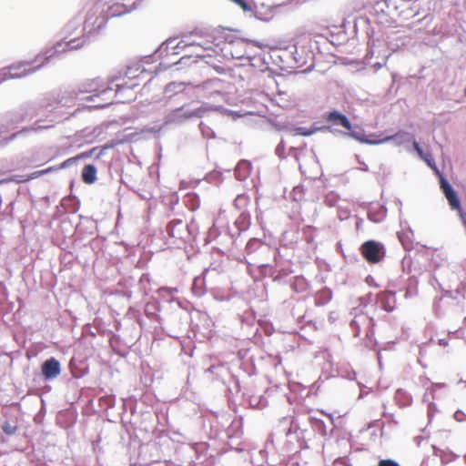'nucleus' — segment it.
<instances>
[{
	"mask_svg": "<svg viewBox=\"0 0 466 466\" xmlns=\"http://www.w3.org/2000/svg\"><path fill=\"white\" fill-rule=\"evenodd\" d=\"M247 198L244 196H238L236 199V201H241L242 199H246Z\"/></svg>",
	"mask_w": 466,
	"mask_h": 466,
	"instance_id": "obj_24",
	"label": "nucleus"
},
{
	"mask_svg": "<svg viewBox=\"0 0 466 466\" xmlns=\"http://www.w3.org/2000/svg\"><path fill=\"white\" fill-rule=\"evenodd\" d=\"M96 150V147H94L88 151H85V152L78 154L77 156H76V161L79 159L87 158V157H92Z\"/></svg>",
	"mask_w": 466,
	"mask_h": 466,
	"instance_id": "obj_17",
	"label": "nucleus"
},
{
	"mask_svg": "<svg viewBox=\"0 0 466 466\" xmlns=\"http://www.w3.org/2000/svg\"><path fill=\"white\" fill-rule=\"evenodd\" d=\"M378 466H400L398 462L393 460L387 459L379 461Z\"/></svg>",
	"mask_w": 466,
	"mask_h": 466,
	"instance_id": "obj_18",
	"label": "nucleus"
},
{
	"mask_svg": "<svg viewBox=\"0 0 466 466\" xmlns=\"http://www.w3.org/2000/svg\"><path fill=\"white\" fill-rule=\"evenodd\" d=\"M412 146L414 147V149L416 150V152L418 153V155L423 158L426 162L430 163V159H429V155H425L423 153V150L421 149V147H420L419 143L417 141H413L412 142Z\"/></svg>",
	"mask_w": 466,
	"mask_h": 466,
	"instance_id": "obj_14",
	"label": "nucleus"
},
{
	"mask_svg": "<svg viewBox=\"0 0 466 466\" xmlns=\"http://www.w3.org/2000/svg\"><path fill=\"white\" fill-rule=\"evenodd\" d=\"M441 187L444 193V195H447V193L451 192L453 189L451 186L445 180H441Z\"/></svg>",
	"mask_w": 466,
	"mask_h": 466,
	"instance_id": "obj_21",
	"label": "nucleus"
},
{
	"mask_svg": "<svg viewBox=\"0 0 466 466\" xmlns=\"http://www.w3.org/2000/svg\"><path fill=\"white\" fill-rule=\"evenodd\" d=\"M313 133H314L313 130H308L305 127H299V128H297V134H299L301 136L308 137V136L312 135Z\"/></svg>",
	"mask_w": 466,
	"mask_h": 466,
	"instance_id": "obj_23",
	"label": "nucleus"
},
{
	"mask_svg": "<svg viewBox=\"0 0 466 466\" xmlns=\"http://www.w3.org/2000/svg\"><path fill=\"white\" fill-rule=\"evenodd\" d=\"M139 86V83L137 81H132L130 84L125 83L123 85H117V89L116 91V95H117L122 89H124L126 86L128 88H133L135 86Z\"/></svg>",
	"mask_w": 466,
	"mask_h": 466,
	"instance_id": "obj_16",
	"label": "nucleus"
},
{
	"mask_svg": "<svg viewBox=\"0 0 466 466\" xmlns=\"http://www.w3.org/2000/svg\"><path fill=\"white\" fill-rule=\"evenodd\" d=\"M275 4L272 0H252L251 13L262 21H268L274 15Z\"/></svg>",
	"mask_w": 466,
	"mask_h": 466,
	"instance_id": "obj_5",
	"label": "nucleus"
},
{
	"mask_svg": "<svg viewBox=\"0 0 466 466\" xmlns=\"http://www.w3.org/2000/svg\"><path fill=\"white\" fill-rule=\"evenodd\" d=\"M113 103V96H107L106 98L103 99V101H99L96 105V107H105L108 105H111Z\"/></svg>",
	"mask_w": 466,
	"mask_h": 466,
	"instance_id": "obj_19",
	"label": "nucleus"
},
{
	"mask_svg": "<svg viewBox=\"0 0 466 466\" xmlns=\"http://www.w3.org/2000/svg\"><path fill=\"white\" fill-rule=\"evenodd\" d=\"M61 372L60 363L55 358H50L42 365V374L46 380L57 377Z\"/></svg>",
	"mask_w": 466,
	"mask_h": 466,
	"instance_id": "obj_6",
	"label": "nucleus"
},
{
	"mask_svg": "<svg viewBox=\"0 0 466 466\" xmlns=\"http://www.w3.org/2000/svg\"><path fill=\"white\" fill-rule=\"evenodd\" d=\"M373 137H375L374 139H370V140H367L368 143L370 144H381V143H386L388 141H390V140H397L399 139L400 141L398 142V144H401L403 141L406 140V137H408V134L404 131H399L397 132L396 134L394 135H391V136H383L382 134L381 135H379V136H372Z\"/></svg>",
	"mask_w": 466,
	"mask_h": 466,
	"instance_id": "obj_8",
	"label": "nucleus"
},
{
	"mask_svg": "<svg viewBox=\"0 0 466 466\" xmlns=\"http://www.w3.org/2000/svg\"><path fill=\"white\" fill-rule=\"evenodd\" d=\"M361 256L369 264H377L385 257V248L375 240L365 241L360 248Z\"/></svg>",
	"mask_w": 466,
	"mask_h": 466,
	"instance_id": "obj_4",
	"label": "nucleus"
},
{
	"mask_svg": "<svg viewBox=\"0 0 466 466\" xmlns=\"http://www.w3.org/2000/svg\"><path fill=\"white\" fill-rule=\"evenodd\" d=\"M81 177L84 183L93 184L96 180V167L94 165H86Z\"/></svg>",
	"mask_w": 466,
	"mask_h": 466,
	"instance_id": "obj_9",
	"label": "nucleus"
},
{
	"mask_svg": "<svg viewBox=\"0 0 466 466\" xmlns=\"http://www.w3.org/2000/svg\"><path fill=\"white\" fill-rule=\"evenodd\" d=\"M107 22V15L105 14L104 6L101 4H95L89 7L85 15L83 29L80 35L57 42L55 45V53H65L76 50L85 46L86 35L97 33Z\"/></svg>",
	"mask_w": 466,
	"mask_h": 466,
	"instance_id": "obj_1",
	"label": "nucleus"
},
{
	"mask_svg": "<svg viewBox=\"0 0 466 466\" xmlns=\"http://www.w3.org/2000/svg\"><path fill=\"white\" fill-rule=\"evenodd\" d=\"M76 161V157H73L67 158L63 163H61L58 167H56L57 168V170L61 169V168H65V167H68L69 165L75 163Z\"/></svg>",
	"mask_w": 466,
	"mask_h": 466,
	"instance_id": "obj_20",
	"label": "nucleus"
},
{
	"mask_svg": "<svg viewBox=\"0 0 466 466\" xmlns=\"http://www.w3.org/2000/svg\"><path fill=\"white\" fill-rule=\"evenodd\" d=\"M56 170H57V168L56 167H49L46 169L35 171V172L31 173L30 175H28L25 178L22 179L21 182H28L32 179L37 178L41 176H44L47 173H50V172H53Z\"/></svg>",
	"mask_w": 466,
	"mask_h": 466,
	"instance_id": "obj_10",
	"label": "nucleus"
},
{
	"mask_svg": "<svg viewBox=\"0 0 466 466\" xmlns=\"http://www.w3.org/2000/svg\"><path fill=\"white\" fill-rule=\"evenodd\" d=\"M211 38L212 36L210 35H199L198 32H192L188 35H184L178 43V46L182 45L183 47L196 46L199 48V50L195 53V56L204 58L207 56L204 54L205 52L213 51Z\"/></svg>",
	"mask_w": 466,
	"mask_h": 466,
	"instance_id": "obj_3",
	"label": "nucleus"
},
{
	"mask_svg": "<svg viewBox=\"0 0 466 466\" xmlns=\"http://www.w3.org/2000/svg\"><path fill=\"white\" fill-rule=\"evenodd\" d=\"M56 54L57 53H55L54 46L52 48L46 50L44 55L37 56L34 62H18L4 67L0 71V83L4 80L20 78L35 72L38 68L42 67L49 58Z\"/></svg>",
	"mask_w": 466,
	"mask_h": 466,
	"instance_id": "obj_2",
	"label": "nucleus"
},
{
	"mask_svg": "<svg viewBox=\"0 0 466 466\" xmlns=\"http://www.w3.org/2000/svg\"><path fill=\"white\" fill-rule=\"evenodd\" d=\"M445 197L448 199L449 204L452 209H456V210L461 209V203H460V200H459L456 193L454 192V190L447 193V195H445Z\"/></svg>",
	"mask_w": 466,
	"mask_h": 466,
	"instance_id": "obj_11",
	"label": "nucleus"
},
{
	"mask_svg": "<svg viewBox=\"0 0 466 466\" xmlns=\"http://www.w3.org/2000/svg\"><path fill=\"white\" fill-rule=\"evenodd\" d=\"M325 119L327 122L331 123L332 125L343 127L346 130L351 129V123L348 117L338 111L329 112L326 116Z\"/></svg>",
	"mask_w": 466,
	"mask_h": 466,
	"instance_id": "obj_7",
	"label": "nucleus"
},
{
	"mask_svg": "<svg viewBox=\"0 0 466 466\" xmlns=\"http://www.w3.org/2000/svg\"><path fill=\"white\" fill-rule=\"evenodd\" d=\"M236 5H238L243 11L251 12L252 7V0H231Z\"/></svg>",
	"mask_w": 466,
	"mask_h": 466,
	"instance_id": "obj_13",
	"label": "nucleus"
},
{
	"mask_svg": "<svg viewBox=\"0 0 466 466\" xmlns=\"http://www.w3.org/2000/svg\"><path fill=\"white\" fill-rule=\"evenodd\" d=\"M93 92H96L93 96H89L88 99L95 101V97L100 98L102 96H107L108 94H111L113 92V89L111 87H105L102 90L101 89H94Z\"/></svg>",
	"mask_w": 466,
	"mask_h": 466,
	"instance_id": "obj_12",
	"label": "nucleus"
},
{
	"mask_svg": "<svg viewBox=\"0 0 466 466\" xmlns=\"http://www.w3.org/2000/svg\"><path fill=\"white\" fill-rule=\"evenodd\" d=\"M464 95L466 96V88H465V91H464Z\"/></svg>",
	"mask_w": 466,
	"mask_h": 466,
	"instance_id": "obj_26",
	"label": "nucleus"
},
{
	"mask_svg": "<svg viewBox=\"0 0 466 466\" xmlns=\"http://www.w3.org/2000/svg\"><path fill=\"white\" fill-rule=\"evenodd\" d=\"M440 345L447 346V345H448V343H447V341H444L443 339H441V340H440Z\"/></svg>",
	"mask_w": 466,
	"mask_h": 466,
	"instance_id": "obj_25",
	"label": "nucleus"
},
{
	"mask_svg": "<svg viewBox=\"0 0 466 466\" xmlns=\"http://www.w3.org/2000/svg\"><path fill=\"white\" fill-rule=\"evenodd\" d=\"M3 431L8 434V435H13L15 433L16 431V427L15 426H13L11 425L9 422H5V424L3 425L2 427Z\"/></svg>",
	"mask_w": 466,
	"mask_h": 466,
	"instance_id": "obj_15",
	"label": "nucleus"
},
{
	"mask_svg": "<svg viewBox=\"0 0 466 466\" xmlns=\"http://www.w3.org/2000/svg\"><path fill=\"white\" fill-rule=\"evenodd\" d=\"M76 28V23L74 21L69 22L66 26V33L71 35L74 34L75 30Z\"/></svg>",
	"mask_w": 466,
	"mask_h": 466,
	"instance_id": "obj_22",
	"label": "nucleus"
}]
</instances>
